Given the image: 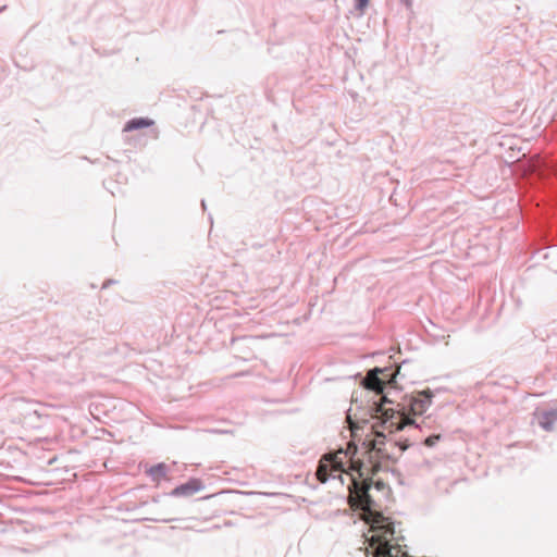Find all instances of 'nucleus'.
<instances>
[{"instance_id":"obj_1","label":"nucleus","mask_w":557,"mask_h":557,"mask_svg":"<svg viewBox=\"0 0 557 557\" xmlns=\"http://www.w3.org/2000/svg\"><path fill=\"white\" fill-rule=\"evenodd\" d=\"M383 373V368H374L370 370L363 379V386L367 389L375 392L379 399L373 403L372 410L374 411L373 418L377 421L368 426L369 433L363 442L366 453L368 454L369 461L371 462L372 470L379 471L381 468L382 448L383 444V380L377 374Z\"/></svg>"},{"instance_id":"obj_2","label":"nucleus","mask_w":557,"mask_h":557,"mask_svg":"<svg viewBox=\"0 0 557 557\" xmlns=\"http://www.w3.org/2000/svg\"><path fill=\"white\" fill-rule=\"evenodd\" d=\"M361 505L363 511V520L370 525L373 534L366 537L368 546L366 548L367 557H383V512L379 509V505L372 499L369 491L361 495Z\"/></svg>"},{"instance_id":"obj_3","label":"nucleus","mask_w":557,"mask_h":557,"mask_svg":"<svg viewBox=\"0 0 557 557\" xmlns=\"http://www.w3.org/2000/svg\"><path fill=\"white\" fill-rule=\"evenodd\" d=\"M344 463L336 456L324 455L319 461L315 475L321 483L327 482L330 479H341Z\"/></svg>"},{"instance_id":"obj_4","label":"nucleus","mask_w":557,"mask_h":557,"mask_svg":"<svg viewBox=\"0 0 557 557\" xmlns=\"http://www.w3.org/2000/svg\"><path fill=\"white\" fill-rule=\"evenodd\" d=\"M389 368L393 369L391 374H387L388 368L385 366V377L389 376L388 380H385V404L394 403L395 400L389 397L392 392H399L401 389V385L399 384L397 377L400 375V351L399 349L395 351V354L389 355Z\"/></svg>"},{"instance_id":"obj_5","label":"nucleus","mask_w":557,"mask_h":557,"mask_svg":"<svg viewBox=\"0 0 557 557\" xmlns=\"http://www.w3.org/2000/svg\"><path fill=\"white\" fill-rule=\"evenodd\" d=\"M395 533L394 523L388 518H385V557H409L404 549L406 545L401 544L404 537H395Z\"/></svg>"},{"instance_id":"obj_6","label":"nucleus","mask_w":557,"mask_h":557,"mask_svg":"<svg viewBox=\"0 0 557 557\" xmlns=\"http://www.w3.org/2000/svg\"><path fill=\"white\" fill-rule=\"evenodd\" d=\"M205 487L202 481L197 478L189 479L186 483L176 486L170 495L175 497H189Z\"/></svg>"},{"instance_id":"obj_7","label":"nucleus","mask_w":557,"mask_h":557,"mask_svg":"<svg viewBox=\"0 0 557 557\" xmlns=\"http://www.w3.org/2000/svg\"><path fill=\"white\" fill-rule=\"evenodd\" d=\"M432 401V393L430 391H424L418 394L417 397H413L410 401V412L413 416H420L430 407Z\"/></svg>"},{"instance_id":"obj_8","label":"nucleus","mask_w":557,"mask_h":557,"mask_svg":"<svg viewBox=\"0 0 557 557\" xmlns=\"http://www.w3.org/2000/svg\"><path fill=\"white\" fill-rule=\"evenodd\" d=\"M385 429H389V432L394 430H401L404 426L412 424L413 421L405 413L400 412L398 416V421L394 422L392 420L394 411L392 409H385Z\"/></svg>"},{"instance_id":"obj_9","label":"nucleus","mask_w":557,"mask_h":557,"mask_svg":"<svg viewBox=\"0 0 557 557\" xmlns=\"http://www.w3.org/2000/svg\"><path fill=\"white\" fill-rule=\"evenodd\" d=\"M170 472L171 467L164 462L157 463L146 470V474L156 483H160L162 480H170Z\"/></svg>"},{"instance_id":"obj_10","label":"nucleus","mask_w":557,"mask_h":557,"mask_svg":"<svg viewBox=\"0 0 557 557\" xmlns=\"http://www.w3.org/2000/svg\"><path fill=\"white\" fill-rule=\"evenodd\" d=\"M153 123L154 122L148 117H135V119L129 120L125 124L123 131L132 132V131L140 129V128L149 127V126L153 125Z\"/></svg>"},{"instance_id":"obj_11","label":"nucleus","mask_w":557,"mask_h":557,"mask_svg":"<svg viewBox=\"0 0 557 557\" xmlns=\"http://www.w3.org/2000/svg\"><path fill=\"white\" fill-rule=\"evenodd\" d=\"M556 419H557V412H554V411L546 412L543 416V419L541 421V425L545 430H552L553 423L555 422Z\"/></svg>"},{"instance_id":"obj_12","label":"nucleus","mask_w":557,"mask_h":557,"mask_svg":"<svg viewBox=\"0 0 557 557\" xmlns=\"http://www.w3.org/2000/svg\"><path fill=\"white\" fill-rule=\"evenodd\" d=\"M440 438H441V435H431L425 438L424 444L428 447H432L440 441Z\"/></svg>"},{"instance_id":"obj_13","label":"nucleus","mask_w":557,"mask_h":557,"mask_svg":"<svg viewBox=\"0 0 557 557\" xmlns=\"http://www.w3.org/2000/svg\"><path fill=\"white\" fill-rule=\"evenodd\" d=\"M370 0H356V10L363 12L364 9L368 7Z\"/></svg>"},{"instance_id":"obj_14","label":"nucleus","mask_w":557,"mask_h":557,"mask_svg":"<svg viewBox=\"0 0 557 557\" xmlns=\"http://www.w3.org/2000/svg\"><path fill=\"white\" fill-rule=\"evenodd\" d=\"M375 487H376L379 491H380V490H382V488H383V482L379 480V481L375 483Z\"/></svg>"},{"instance_id":"obj_15","label":"nucleus","mask_w":557,"mask_h":557,"mask_svg":"<svg viewBox=\"0 0 557 557\" xmlns=\"http://www.w3.org/2000/svg\"><path fill=\"white\" fill-rule=\"evenodd\" d=\"M407 447H408V444H404V445L400 446V449L405 450Z\"/></svg>"}]
</instances>
